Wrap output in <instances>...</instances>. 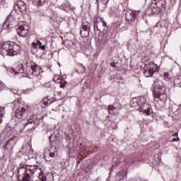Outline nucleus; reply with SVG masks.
Wrapping results in <instances>:
<instances>
[{"label": "nucleus", "mask_w": 181, "mask_h": 181, "mask_svg": "<svg viewBox=\"0 0 181 181\" xmlns=\"http://www.w3.org/2000/svg\"><path fill=\"white\" fill-rule=\"evenodd\" d=\"M35 81H39V78H37V80Z\"/></svg>", "instance_id": "4c0bfd02"}, {"label": "nucleus", "mask_w": 181, "mask_h": 181, "mask_svg": "<svg viewBox=\"0 0 181 181\" xmlns=\"http://www.w3.org/2000/svg\"><path fill=\"white\" fill-rule=\"evenodd\" d=\"M53 138H54V135L51 134V135L49 136V141H50L51 142H53V141H54V139H53Z\"/></svg>", "instance_id": "473e14b6"}, {"label": "nucleus", "mask_w": 181, "mask_h": 181, "mask_svg": "<svg viewBox=\"0 0 181 181\" xmlns=\"http://www.w3.org/2000/svg\"><path fill=\"white\" fill-rule=\"evenodd\" d=\"M166 91V87L163 86V82L159 79L154 81V95L163 94Z\"/></svg>", "instance_id": "6e6552de"}, {"label": "nucleus", "mask_w": 181, "mask_h": 181, "mask_svg": "<svg viewBox=\"0 0 181 181\" xmlns=\"http://www.w3.org/2000/svg\"><path fill=\"white\" fill-rule=\"evenodd\" d=\"M33 49H37V43L33 42Z\"/></svg>", "instance_id": "72a5a7b5"}, {"label": "nucleus", "mask_w": 181, "mask_h": 181, "mask_svg": "<svg viewBox=\"0 0 181 181\" xmlns=\"http://www.w3.org/2000/svg\"><path fill=\"white\" fill-rule=\"evenodd\" d=\"M158 160H160V159L159 158H157Z\"/></svg>", "instance_id": "58836bf2"}, {"label": "nucleus", "mask_w": 181, "mask_h": 181, "mask_svg": "<svg viewBox=\"0 0 181 181\" xmlns=\"http://www.w3.org/2000/svg\"><path fill=\"white\" fill-rule=\"evenodd\" d=\"M96 45L100 49L105 47V45H107V38L104 35H98L96 38Z\"/></svg>", "instance_id": "4468645a"}, {"label": "nucleus", "mask_w": 181, "mask_h": 181, "mask_svg": "<svg viewBox=\"0 0 181 181\" xmlns=\"http://www.w3.org/2000/svg\"><path fill=\"white\" fill-rule=\"evenodd\" d=\"M130 105L141 112H144L146 115H149L152 111L151 105L148 103L146 98L144 96L133 98L130 102Z\"/></svg>", "instance_id": "20e7f679"}, {"label": "nucleus", "mask_w": 181, "mask_h": 181, "mask_svg": "<svg viewBox=\"0 0 181 181\" xmlns=\"http://www.w3.org/2000/svg\"><path fill=\"white\" fill-rule=\"evenodd\" d=\"M112 107H114L115 108H117V110H121L122 108V105L118 102H115Z\"/></svg>", "instance_id": "cd10ccee"}, {"label": "nucleus", "mask_w": 181, "mask_h": 181, "mask_svg": "<svg viewBox=\"0 0 181 181\" xmlns=\"http://www.w3.org/2000/svg\"><path fill=\"white\" fill-rule=\"evenodd\" d=\"M96 1V5L98 6V9H100V11H104V9H107V7L108 6V3L110 2V0H95Z\"/></svg>", "instance_id": "2eb2a0df"}, {"label": "nucleus", "mask_w": 181, "mask_h": 181, "mask_svg": "<svg viewBox=\"0 0 181 181\" xmlns=\"http://www.w3.org/2000/svg\"><path fill=\"white\" fill-rule=\"evenodd\" d=\"M41 68L36 63L31 62H27L25 67H23V64H19L14 68L10 69V73L12 74H21V73H24L26 77L28 78H33L35 77H39L40 76Z\"/></svg>", "instance_id": "7ed1b4c3"}, {"label": "nucleus", "mask_w": 181, "mask_h": 181, "mask_svg": "<svg viewBox=\"0 0 181 181\" xmlns=\"http://www.w3.org/2000/svg\"><path fill=\"white\" fill-rule=\"evenodd\" d=\"M177 135H179V134L177 132H175L172 134V136H177Z\"/></svg>", "instance_id": "f704fd0d"}, {"label": "nucleus", "mask_w": 181, "mask_h": 181, "mask_svg": "<svg viewBox=\"0 0 181 181\" xmlns=\"http://www.w3.org/2000/svg\"><path fill=\"white\" fill-rule=\"evenodd\" d=\"M53 102L50 100V99H49V97H47L42 99V100L41 101V106L42 107V108H46V107L50 105Z\"/></svg>", "instance_id": "a211bd4d"}, {"label": "nucleus", "mask_w": 181, "mask_h": 181, "mask_svg": "<svg viewBox=\"0 0 181 181\" xmlns=\"http://www.w3.org/2000/svg\"><path fill=\"white\" fill-rule=\"evenodd\" d=\"M167 99L168 95L165 93L154 95V100L157 103H159V101H160L161 103H165V101H166Z\"/></svg>", "instance_id": "f3484780"}, {"label": "nucleus", "mask_w": 181, "mask_h": 181, "mask_svg": "<svg viewBox=\"0 0 181 181\" xmlns=\"http://www.w3.org/2000/svg\"><path fill=\"white\" fill-rule=\"evenodd\" d=\"M138 15H139V11H127L126 13V20L127 23L129 25H136L135 19H136Z\"/></svg>", "instance_id": "9b49d317"}, {"label": "nucleus", "mask_w": 181, "mask_h": 181, "mask_svg": "<svg viewBox=\"0 0 181 181\" xmlns=\"http://www.w3.org/2000/svg\"><path fill=\"white\" fill-rule=\"evenodd\" d=\"M179 141H180V138L179 137L172 139V142H179Z\"/></svg>", "instance_id": "2f4dec72"}, {"label": "nucleus", "mask_w": 181, "mask_h": 181, "mask_svg": "<svg viewBox=\"0 0 181 181\" xmlns=\"http://www.w3.org/2000/svg\"><path fill=\"white\" fill-rule=\"evenodd\" d=\"M10 91L11 93H13V95L16 97V98H18L19 97L20 95H22V90H19L18 89H15V88H10Z\"/></svg>", "instance_id": "aec40b11"}, {"label": "nucleus", "mask_w": 181, "mask_h": 181, "mask_svg": "<svg viewBox=\"0 0 181 181\" xmlns=\"http://www.w3.org/2000/svg\"><path fill=\"white\" fill-rule=\"evenodd\" d=\"M117 177L120 180H122L124 179H127V173L125 171H120L117 173Z\"/></svg>", "instance_id": "4be33fe9"}, {"label": "nucleus", "mask_w": 181, "mask_h": 181, "mask_svg": "<svg viewBox=\"0 0 181 181\" xmlns=\"http://www.w3.org/2000/svg\"><path fill=\"white\" fill-rule=\"evenodd\" d=\"M100 25H102L103 28H107V22L104 21V18H98L95 19V22L93 24V29L95 32V30H100V29H98V26H100Z\"/></svg>", "instance_id": "ddd939ff"}, {"label": "nucleus", "mask_w": 181, "mask_h": 181, "mask_svg": "<svg viewBox=\"0 0 181 181\" xmlns=\"http://www.w3.org/2000/svg\"><path fill=\"white\" fill-rule=\"evenodd\" d=\"M113 165L112 168H114V163L115 165H118L119 163H121V162H124V160L127 162V163H133L134 159L131 157L125 158L124 156V154L119 153L117 156L114 157L113 159Z\"/></svg>", "instance_id": "1a4fd4ad"}, {"label": "nucleus", "mask_w": 181, "mask_h": 181, "mask_svg": "<svg viewBox=\"0 0 181 181\" xmlns=\"http://www.w3.org/2000/svg\"><path fill=\"white\" fill-rule=\"evenodd\" d=\"M49 132H50V131H49V130H47V134H49Z\"/></svg>", "instance_id": "e433bc0d"}, {"label": "nucleus", "mask_w": 181, "mask_h": 181, "mask_svg": "<svg viewBox=\"0 0 181 181\" xmlns=\"http://www.w3.org/2000/svg\"><path fill=\"white\" fill-rule=\"evenodd\" d=\"M151 5L155 8H158V9H162V8H165L166 5V1L165 0H152Z\"/></svg>", "instance_id": "dca6fc26"}, {"label": "nucleus", "mask_w": 181, "mask_h": 181, "mask_svg": "<svg viewBox=\"0 0 181 181\" xmlns=\"http://www.w3.org/2000/svg\"><path fill=\"white\" fill-rule=\"evenodd\" d=\"M19 181H46V176L38 165H21L18 170Z\"/></svg>", "instance_id": "f03ea898"}, {"label": "nucleus", "mask_w": 181, "mask_h": 181, "mask_svg": "<svg viewBox=\"0 0 181 181\" xmlns=\"http://www.w3.org/2000/svg\"><path fill=\"white\" fill-rule=\"evenodd\" d=\"M29 33V25L26 22L20 23L17 28V34L21 37H26Z\"/></svg>", "instance_id": "0eeeda50"}, {"label": "nucleus", "mask_w": 181, "mask_h": 181, "mask_svg": "<svg viewBox=\"0 0 181 181\" xmlns=\"http://www.w3.org/2000/svg\"><path fill=\"white\" fill-rule=\"evenodd\" d=\"M14 11L18 15H26L28 12V6L22 0H18L14 6Z\"/></svg>", "instance_id": "423d86ee"}, {"label": "nucleus", "mask_w": 181, "mask_h": 181, "mask_svg": "<svg viewBox=\"0 0 181 181\" xmlns=\"http://www.w3.org/2000/svg\"><path fill=\"white\" fill-rule=\"evenodd\" d=\"M165 76L168 77V78H170V77H169V74H165Z\"/></svg>", "instance_id": "c9c22d12"}, {"label": "nucleus", "mask_w": 181, "mask_h": 181, "mask_svg": "<svg viewBox=\"0 0 181 181\" xmlns=\"http://www.w3.org/2000/svg\"><path fill=\"white\" fill-rule=\"evenodd\" d=\"M16 21L15 20V17L12 16V13L7 17L6 20L4 21L3 24V29L4 30H8V29H12L13 25Z\"/></svg>", "instance_id": "f8f14e48"}, {"label": "nucleus", "mask_w": 181, "mask_h": 181, "mask_svg": "<svg viewBox=\"0 0 181 181\" xmlns=\"http://www.w3.org/2000/svg\"><path fill=\"white\" fill-rule=\"evenodd\" d=\"M80 34L82 37H87L90 35V30H86L81 28L80 30Z\"/></svg>", "instance_id": "412c9836"}, {"label": "nucleus", "mask_w": 181, "mask_h": 181, "mask_svg": "<svg viewBox=\"0 0 181 181\" xmlns=\"http://www.w3.org/2000/svg\"><path fill=\"white\" fill-rule=\"evenodd\" d=\"M61 9L63 11H65V12H67L69 11V5L67 4H62L61 6Z\"/></svg>", "instance_id": "bb28decb"}, {"label": "nucleus", "mask_w": 181, "mask_h": 181, "mask_svg": "<svg viewBox=\"0 0 181 181\" xmlns=\"http://www.w3.org/2000/svg\"><path fill=\"white\" fill-rule=\"evenodd\" d=\"M159 72V67L153 63L148 64V69L144 71V76L146 77H152L155 73Z\"/></svg>", "instance_id": "9d476101"}, {"label": "nucleus", "mask_w": 181, "mask_h": 181, "mask_svg": "<svg viewBox=\"0 0 181 181\" xmlns=\"http://www.w3.org/2000/svg\"><path fill=\"white\" fill-rule=\"evenodd\" d=\"M81 29L90 30V23L87 21H83Z\"/></svg>", "instance_id": "393cba45"}, {"label": "nucleus", "mask_w": 181, "mask_h": 181, "mask_svg": "<svg viewBox=\"0 0 181 181\" xmlns=\"http://www.w3.org/2000/svg\"><path fill=\"white\" fill-rule=\"evenodd\" d=\"M37 44L40 45L42 50H45V49H46V46L45 45L42 46V42H40V40L37 41Z\"/></svg>", "instance_id": "7c9ffc66"}, {"label": "nucleus", "mask_w": 181, "mask_h": 181, "mask_svg": "<svg viewBox=\"0 0 181 181\" xmlns=\"http://www.w3.org/2000/svg\"><path fill=\"white\" fill-rule=\"evenodd\" d=\"M13 110H15V117L18 119H22L25 118L23 123L24 129L27 128L28 131H35L36 129L33 125H39L40 119L37 118L36 115H32V108L29 106L21 107V102L19 100H15L13 103ZM33 127V128H32Z\"/></svg>", "instance_id": "f257e3e1"}, {"label": "nucleus", "mask_w": 181, "mask_h": 181, "mask_svg": "<svg viewBox=\"0 0 181 181\" xmlns=\"http://www.w3.org/2000/svg\"><path fill=\"white\" fill-rule=\"evenodd\" d=\"M21 53V47L18 44L8 41L2 45L0 48V54L1 56H15Z\"/></svg>", "instance_id": "39448f33"}, {"label": "nucleus", "mask_w": 181, "mask_h": 181, "mask_svg": "<svg viewBox=\"0 0 181 181\" xmlns=\"http://www.w3.org/2000/svg\"><path fill=\"white\" fill-rule=\"evenodd\" d=\"M4 114H5V107H0V124L2 123V119L4 118Z\"/></svg>", "instance_id": "a878e982"}, {"label": "nucleus", "mask_w": 181, "mask_h": 181, "mask_svg": "<svg viewBox=\"0 0 181 181\" xmlns=\"http://www.w3.org/2000/svg\"><path fill=\"white\" fill-rule=\"evenodd\" d=\"M46 3V0H34V5H36L37 6H42L45 5Z\"/></svg>", "instance_id": "b1692460"}, {"label": "nucleus", "mask_w": 181, "mask_h": 181, "mask_svg": "<svg viewBox=\"0 0 181 181\" xmlns=\"http://www.w3.org/2000/svg\"><path fill=\"white\" fill-rule=\"evenodd\" d=\"M67 84L66 81H64V82H60L59 83V87L60 88H64V87H66V85Z\"/></svg>", "instance_id": "c756f323"}, {"label": "nucleus", "mask_w": 181, "mask_h": 181, "mask_svg": "<svg viewBox=\"0 0 181 181\" xmlns=\"http://www.w3.org/2000/svg\"><path fill=\"white\" fill-rule=\"evenodd\" d=\"M53 81L55 82V83H60L61 81V79H60V76L59 75H55L53 78Z\"/></svg>", "instance_id": "c85d7f7f"}, {"label": "nucleus", "mask_w": 181, "mask_h": 181, "mask_svg": "<svg viewBox=\"0 0 181 181\" xmlns=\"http://www.w3.org/2000/svg\"><path fill=\"white\" fill-rule=\"evenodd\" d=\"M109 114H112L113 115H115V114H118L119 112V110L117 109V107H114V106H109L108 110Z\"/></svg>", "instance_id": "6ab92c4d"}, {"label": "nucleus", "mask_w": 181, "mask_h": 181, "mask_svg": "<svg viewBox=\"0 0 181 181\" xmlns=\"http://www.w3.org/2000/svg\"><path fill=\"white\" fill-rule=\"evenodd\" d=\"M56 151H53L52 150H49V156H45V160L50 161L52 160V158H53L56 155Z\"/></svg>", "instance_id": "5701e85b"}]
</instances>
